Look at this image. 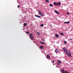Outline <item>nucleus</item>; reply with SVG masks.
I'll use <instances>...</instances> for the list:
<instances>
[{"label": "nucleus", "instance_id": "obj_1", "mask_svg": "<svg viewBox=\"0 0 73 73\" xmlns=\"http://www.w3.org/2000/svg\"><path fill=\"white\" fill-rule=\"evenodd\" d=\"M63 49L64 52H65V53H66V54H67L68 55V56L70 57H72L70 52H69V51H68V50H67V49H66V48L65 47H64L63 48Z\"/></svg>", "mask_w": 73, "mask_h": 73}, {"label": "nucleus", "instance_id": "obj_2", "mask_svg": "<svg viewBox=\"0 0 73 73\" xmlns=\"http://www.w3.org/2000/svg\"><path fill=\"white\" fill-rule=\"evenodd\" d=\"M30 38L32 40H33V36L32 35V34H30Z\"/></svg>", "mask_w": 73, "mask_h": 73}, {"label": "nucleus", "instance_id": "obj_3", "mask_svg": "<svg viewBox=\"0 0 73 73\" xmlns=\"http://www.w3.org/2000/svg\"><path fill=\"white\" fill-rule=\"evenodd\" d=\"M38 13L40 16H43V14H42V13L41 11H38Z\"/></svg>", "mask_w": 73, "mask_h": 73}, {"label": "nucleus", "instance_id": "obj_4", "mask_svg": "<svg viewBox=\"0 0 73 73\" xmlns=\"http://www.w3.org/2000/svg\"><path fill=\"white\" fill-rule=\"evenodd\" d=\"M61 72H62L63 73H66V72L65 71L64 69H62L61 70Z\"/></svg>", "mask_w": 73, "mask_h": 73}, {"label": "nucleus", "instance_id": "obj_5", "mask_svg": "<svg viewBox=\"0 0 73 73\" xmlns=\"http://www.w3.org/2000/svg\"><path fill=\"white\" fill-rule=\"evenodd\" d=\"M58 4V3H56V2H55L54 3V5H57Z\"/></svg>", "mask_w": 73, "mask_h": 73}, {"label": "nucleus", "instance_id": "obj_6", "mask_svg": "<svg viewBox=\"0 0 73 73\" xmlns=\"http://www.w3.org/2000/svg\"><path fill=\"white\" fill-rule=\"evenodd\" d=\"M35 17H38V18H40L41 17V16L37 15H35Z\"/></svg>", "mask_w": 73, "mask_h": 73}, {"label": "nucleus", "instance_id": "obj_7", "mask_svg": "<svg viewBox=\"0 0 73 73\" xmlns=\"http://www.w3.org/2000/svg\"><path fill=\"white\" fill-rule=\"evenodd\" d=\"M55 12L56 13L58 14V15H59L60 14V13H59V12L56 10H55Z\"/></svg>", "mask_w": 73, "mask_h": 73}, {"label": "nucleus", "instance_id": "obj_8", "mask_svg": "<svg viewBox=\"0 0 73 73\" xmlns=\"http://www.w3.org/2000/svg\"><path fill=\"white\" fill-rule=\"evenodd\" d=\"M70 23V22L68 21V22H64V24H69Z\"/></svg>", "mask_w": 73, "mask_h": 73}, {"label": "nucleus", "instance_id": "obj_9", "mask_svg": "<svg viewBox=\"0 0 73 73\" xmlns=\"http://www.w3.org/2000/svg\"><path fill=\"white\" fill-rule=\"evenodd\" d=\"M55 53H58V50L57 49H56L55 50Z\"/></svg>", "mask_w": 73, "mask_h": 73}, {"label": "nucleus", "instance_id": "obj_10", "mask_svg": "<svg viewBox=\"0 0 73 73\" xmlns=\"http://www.w3.org/2000/svg\"><path fill=\"white\" fill-rule=\"evenodd\" d=\"M55 36H56V37H58V35L56 34H55Z\"/></svg>", "mask_w": 73, "mask_h": 73}, {"label": "nucleus", "instance_id": "obj_11", "mask_svg": "<svg viewBox=\"0 0 73 73\" xmlns=\"http://www.w3.org/2000/svg\"><path fill=\"white\" fill-rule=\"evenodd\" d=\"M47 57L48 58H50V57L48 55H47Z\"/></svg>", "mask_w": 73, "mask_h": 73}, {"label": "nucleus", "instance_id": "obj_12", "mask_svg": "<svg viewBox=\"0 0 73 73\" xmlns=\"http://www.w3.org/2000/svg\"><path fill=\"white\" fill-rule=\"evenodd\" d=\"M61 3L58 2V4L57 5H61Z\"/></svg>", "mask_w": 73, "mask_h": 73}, {"label": "nucleus", "instance_id": "obj_13", "mask_svg": "<svg viewBox=\"0 0 73 73\" xmlns=\"http://www.w3.org/2000/svg\"><path fill=\"white\" fill-rule=\"evenodd\" d=\"M40 43L42 44H45V42H41V41L40 42Z\"/></svg>", "mask_w": 73, "mask_h": 73}, {"label": "nucleus", "instance_id": "obj_14", "mask_svg": "<svg viewBox=\"0 0 73 73\" xmlns=\"http://www.w3.org/2000/svg\"><path fill=\"white\" fill-rule=\"evenodd\" d=\"M60 34L61 36H64V34H63L62 33H60Z\"/></svg>", "mask_w": 73, "mask_h": 73}, {"label": "nucleus", "instance_id": "obj_15", "mask_svg": "<svg viewBox=\"0 0 73 73\" xmlns=\"http://www.w3.org/2000/svg\"><path fill=\"white\" fill-rule=\"evenodd\" d=\"M50 7H53V5L52 4H50V5H49Z\"/></svg>", "mask_w": 73, "mask_h": 73}, {"label": "nucleus", "instance_id": "obj_16", "mask_svg": "<svg viewBox=\"0 0 73 73\" xmlns=\"http://www.w3.org/2000/svg\"><path fill=\"white\" fill-rule=\"evenodd\" d=\"M40 27H42L44 26V24H41L40 25Z\"/></svg>", "mask_w": 73, "mask_h": 73}, {"label": "nucleus", "instance_id": "obj_17", "mask_svg": "<svg viewBox=\"0 0 73 73\" xmlns=\"http://www.w3.org/2000/svg\"><path fill=\"white\" fill-rule=\"evenodd\" d=\"M45 1L46 3H49V0H45Z\"/></svg>", "mask_w": 73, "mask_h": 73}, {"label": "nucleus", "instance_id": "obj_18", "mask_svg": "<svg viewBox=\"0 0 73 73\" xmlns=\"http://www.w3.org/2000/svg\"><path fill=\"white\" fill-rule=\"evenodd\" d=\"M40 48L41 49H43V47H42V46H40Z\"/></svg>", "mask_w": 73, "mask_h": 73}, {"label": "nucleus", "instance_id": "obj_19", "mask_svg": "<svg viewBox=\"0 0 73 73\" xmlns=\"http://www.w3.org/2000/svg\"><path fill=\"white\" fill-rule=\"evenodd\" d=\"M58 61L59 62V63H60V64H61V62L60 60H58Z\"/></svg>", "mask_w": 73, "mask_h": 73}, {"label": "nucleus", "instance_id": "obj_20", "mask_svg": "<svg viewBox=\"0 0 73 73\" xmlns=\"http://www.w3.org/2000/svg\"><path fill=\"white\" fill-rule=\"evenodd\" d=\"M24 26H26L27 25V23H25L24 25Z\"/></svg>", "mask_w": 73, "mask_h": 73}, {"label": "nucleus", "instance_id": "obj_21", "mask_svg": "<svg viewBox=\"0 0 73 73\" xmlns=\"http://www.w3.org/2000/svg\"><path fill=\"white\" fill-rule=\"evenodd\" d=\"M64 43L65 44V45L66 44V41H64Z\"/></svg>", "mask_w": 73, "mask_h": 73}, {"label": "nucleus", "instance_id": "obj_22", "mask_svg": "<svg viewBox=\"0 0 73 73\" xmlns=\"http://www.w3.org/2000/svg\"><path fill=\"white\" fill-rule=\"evenodd\" d=\"M29 31H28L26 33H27V34H29Z\"/></svg>", "mask_w": 73, "mask_h": 73}, {"label": "nucleus", "instance_id": "obj_23", "mask_svg": "<svg viewBox=\"0 0 73 73\" xmlns=\"http://www.w3.org/2000/svg\"><path fill=\"white\" fill-rule=\"evenodd\" d=\"M37 33L38 35H40V33H39L37 32Z\"/></svg>", "mask_w": 73, "mask_h": 73}, {"label": "nucleus", "instance_id": "obj_24", "mask_svg": "<svg viewBox=\"0 0 73 73\" xmlns=\"http://www.w3.org/2000/svg\"><path fill=\"white\" fill-rule=\"evenodd\" d=\"M54 62V60H52V62L53 63Z\"/></svg>", "mask_w": 73, "mask_h": 73}, {"label": "nucleus", "instance_id": "obj_25", "mask_svg": "<svg viewBox=\"0 0 73 73\" xmlns=\"http://www.w3.org/2000/svg\"><path fill=\"white\" fill-rule=\"evenodd\" d=\"M67 15H69V13H67Z\"/></svg>", "mask_w": 73, "mask_h": 73}, {"label": "nucleus", "instance_id": "obj_26", "mask_svg": "<svg viewBox=\"0 0 73 73\" xmlns=\"http://www.w3.org/2000/svg\"><path fill=\"white\" fill-rule=\"evenodd\" d=\"M20 5H18V8H20Z\"/></svg>", "mask_w": 73, "mask_h": 73}, {"label": "nucleus", "instance_id": "obj_27", "mask_svg": "<svg viewBox=\"0 0 73 73\" xmlns=\"http://www.w3.org/2000/svg\"><path fill=\"white\" fill-rule=\"evenodd\" d=\"M57 64H58V65H60V64L58 63H58H57Z\"/></svg>", "mask_w": 73, "mask_h": 73}, {"label": "nucleus", "instance_id": "obj_28", "mask_svg": "<svg viewBox=\"0 0 73 73\" xmlns=\"http://www.w3.org/2000/svg\"><path fill=\"white\" fill-rule=\"evenodd\" d=\"M42 41H44V39H42Z\"/></svg>", "mask_w": 73, "mask_h": 73}, {"label": "nucleus", "instance_id": "obj_29", "mask_svg": "<svg viewBox=\"0 0 73 73\" xmlns=\"http://www.w3.org/2000/svg\"><path fill=\"white\" fill-rule=\"evenodd\" d=\"M50 26L51 27H52V25H50Z\"/></svg>", "mask_w": 73, "mask_h": 73}, {"label": "nucleus", "instance_id": "obj_30", "mask_svg": "<svg viewBox=\"0 0 73 73\" xmlns=\"http://www.w3.org/2000/svg\"><path fill=\"white\" fill-rule=\"evenodd\" d=\"M70 41H72V39H70Z\"/></svg>", "mask_w": 73, "mask_h": 73}, {"label": "nucleus", "instance_id": "obj_31", "mask_svg": "<svg viewBox=\"0 0 73 73\" xmlns=\"http://www.w3.org/2000/svg\"><path fill=\"white\" fill-rule=\"evenodd\" d=\"M51 31H52V30H51Z\"/></svg>", "mask_w": 73, "mask_h": 73}]
</instances>
